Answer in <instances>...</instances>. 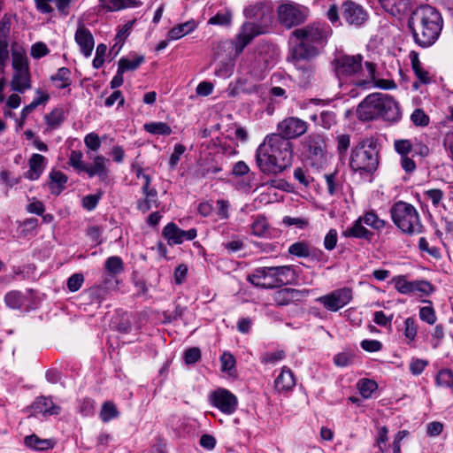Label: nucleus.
<instances>
[{
	"mask_svg": "<svg viewBox=\"0 0 453 453\" xmlns=\"http://www.w3.org/2000/svg\"><path fill=\"white\" fill-rule=\"evenodd\" d=\"M357 116L362 121H371L379 118L387 121H397L401 111L397 102L389 95L372 93L357 108Z\"/></svg>",
	"mask_w": 453,
	"mask_h": 453,
	"instance_id": "1",
	"label": "nucleus"
},
{
	"mask_svg": "<svg viewBox=\"0 0 453 453\" xmlns=\"http://www.w3.org/2000/svg\"><path fill=\"white\" fill-rule=\"evenodd\" d=\"M365 66L367 72V78L369 80H364L357 82V85L360 87H365L366 85H369L371 82H373L375 81V71H376V65L375 64L372 62H365Z\"/></svg>",
	"mask_w": 453,
	"mask_h": 453,
	"instance_id": "55",
	"label": "nucleus"
},
{
	"mask_svg": "<svg viewBox=\"0 0 453 453\" xmlns=\"http://www.w3.org/2000/svg\"><path fill=\"white\" fill-rule=\"evenodd\" d=\"M70 74L71 72L68 68L61 67L55 75L51 76V81L55 82L58 88L63 89L71 85Z\"/></svg>",
	"mask_w": 453,
	"mask_h": 453,
	"instance_id": "31",
	"label": "nucleus"
},
{
	"mask_svg": "<svg viewBox=\"0 0 453 453\" xmlns=\"http://www.w3.org/2000/svg\"><path fill=\"white\" fill-rule=\"evenodd\" d=\"M269 49H270V46L265 45V46H263L261 49H259L257 50V52L256 53L255 60L258 64L260 69L267 68L273 61L272 57H268V58L263 57V53L267 52L269 50Z\"/></svg>",
	"mask_w": 453,
	"mask_h": 453,
	"instance_id": "45",
	"label": "nucleus"
},
{
	"mask_svg": "<svg viewBox=\"0 0 453 453\" xmlns=\"http://www.w3.org/2000/svg\"><path fill=\"white\" fill-rule=\"evenodd\" d=\"M210 399L213 406L225 414L231 415L237 409V397L227 389L219 388L211 392Z\"/></svg>",
	"mask_w": 453,
	"mask_h": 453,
	"instance_id": "11",
	"label": "nucleus"
},
{
	"mask_svg": "<svg viewBox=\"0 0 453 453\" xmlns=\"http://www.w3.org/2000/svg\"><path fill=\"white\" fill-rule=\"evenodd\" d=\"M269 225L265 216H257L251 224V232L254 235L263 237L266 234Z\"/></svg>",
	"mask_w": 453,
	"mask_h": 453,
	"instance_id": "36",
	"label": "nucleus"
},
{
	"mask_svg": "<svg viewBox=\"0 0 453 453\" xmlns=\"http://www.w3.org/2000/svg\"><path fill=\"white\" fill-rule=\"evenodd\" d=\"M357 386L360 395L365 399L370 398L372 396V394L378 388L377 382L370 379H361L360 380H358Z\"/></svg>",
	"mask_w": 453,
	"mask_h": 453,
	"instance_id": "34",
	"label": "nucleus"
},
{
	"mask_svg": "<svg viewBox=\"0 0 453 453\" xmlns=\"http://www.w3.org/2000/svg\"><path fill=\"white\" fill-rule=\"evenodd\" d=\"M163 236L169 245H178L184 241H192L196 237V230L191 228L188 231L180 229L176 224L168 223L163 229Z\"/></svg>",
	"mask_w": 453,
	"mask_h": 453,
	"instance_id": "13",
	"label": "nucleus"
},
{
	"mask_svg": "<svg viewBox=\"0 0 453 453\" xmlns=\"http://www.w3.org/2000/svg\"><path fill=\"white\" fill-rule=\"evenodd\" d=\"M305 121L296 117H288L278 124V134L287 140L296 139L307 131Z\"/></svg>",
	"mask_w": 453,
	"mask_h": 453,
	"instance_id": "10",
	"label": "nucleus"
},
{
	"mask_svg": "<svg viewBox=\"0 0 453 453\" xmlns=\"http://www.w3.org/2000/svg\"><path fill=\"white\" fill-rule=\"evenodd\" d=\"M274 273V280H276L277 286L281 287L288 284L291 278V268L288 265L283 266H272Z\"/></svg>",
	"mask_w": 453,
	"mask_h": 453,
	"instance_id": "33",
	"label": "nucleus"
},
{
	"mask_svg": "<svg viewBox=\"0 0 453 453\" xmlns=\"http://www.w3.org/2000/svg\"><path fill=\"white\" fill-rule=\"evenodd\" d=\"M12 68L14 71H28V59L24 50H13L12 54Z\"/></svg>",
	"mask_w": 453,
	"mask_h": 453,
	"instance_id": "32",
	"label": "nucleus"
},
{
	"mask_svg": "<svg viewBox=\"0 0 453 453\" xmlns=\"http://www.w3.org/2000/svg\"><path fill=\"white\" fill-rule=\"evenodd\" d=\"M144 62V57L139 56L133 60L122 58L119 60V68L121 72L134 71L139 67L141 64Z\"/></svg>",
	"mask_w": 453,
	"mask_h": 453,
	"instance_id": "39",
	"label": "nucleus"
},
{
	"mask_svg": "<svg viewBox=\"0 0 453 453\" xmlns=\"http://www.w3.org/2000/svg\"><path fill=\"white\" fill-rule=\"evenodd\" d=\"M409 290L408 294L422 298L425 292V281H410Z\"/></svg>",
	"mask_w": 453,
	"mask_h": 453,
	"instance_id": "61",
	"label": "nucleus"
},
{
	"mask_svg": "<svg viewBox=\"0 0 453 453\" xmlns=\"http://www.w3.org/2000/svg\"><path fill=\"white\" fill-rule=\"evenodd\" d=\"M32 408L38 412L50 415H57L60 411V407L56 405L50 398L39 397L33 403Z\"/></svg>",
	"mask_w": 453,
	"mask_h": 453,
	"instance_id": "25",
	"label": "nucleus"
},
{
	"mask_svg": "<svg viewBox=\"0 0 453 453\" xmlns=\"http://www.w3.org/2000/svg\"><path fill=\"white\" fill-rule=\"evenodd\" d=\"M352 299V291L349 288H342L322 296L317 301L330 311H337L347 305Z\"/></svg>",
	"mask_w": 453,
	"mask_h": 453,
	"instance_id": "9",
	"label": "nucleus"
},
{
	"mask_svg": "<svg viewBox=\"0 0 453 453\" xmlns=\"http://www.w3.org/2000/svg\"><path fill=\"white\" fill-rule=\"evenodd\" d=\"M84 282V277L81 273H74L67 280V288L71 292L79 290Z\"/></svg>",
	"mask_w": 453,
	"mask_h": 453,
	"instance_id": "51",
	"label": "nucleus"
},
{
	"mask_svg": "<svg viewBox=\"0 0 453 453\" xmlns=\"http://www.w3.org/2000/svg\"><path fill=\"white\" fill-rule=\"evenodd\" d=\"M232 21V12L226 11L225 12H218L216 15L211 17L208 23L211 25L227 26Z\"/></svg>",
	"mask_w": 453,
	"mask_h": 453,
	"instance_id": "43",
	"label": "nucleus"
},
{
	"mask_svg": "<svg viewBox=\"0 0 453 453\" xmlns=\"http://www.w3.org/2000/svg\"><path fill=\"white\" fill-rule=\"evenodd\" d=\"M25 444L35 450H46L53 447L50 440L40 439L35 434L27 436L25 438Z\"/></svg>",
	"mask_w": 453,
	"mask_h": 453,
	"instance_id": "30",
	"label": "nucleus"
},
{
	"mask_svg": "<svg viewBox=\"0 0 453 453\" xmlns=\"http://www.w3.org/2000/svg\"><path fill=\"white\" fill-rule=\"evenodd\" d=\"M101 196V194H96L84 196L82 199L83 207L88 211L94 210L96 207Z\"/></svg>",
	"mask_w": 453,
	"mask_h": 453,
	"instance_id": "59",
	"label": "nucleus"
},
{
	"mask_svg": "<svg viewBox=\"0 0 453 453\" xmlns=\"http://www.w3.org/2000/svg\"><path fill=\"white\" fill-rule=\"evenodd\" d=\"M416 20H419L421 26L425 27V17H418V14L417 12H414L408 20V27L413 35L415 42L418 43L420 46L424 47L425 44L418 38V33L416 32V29L414 27Z\"/></svg>",
	"mask_w": 453,
	"mask_h": 453,
	"instance_id": "47",
	"label": "nucleus"
},
{
	"mask_svg": "<svg viewBox=\"0 0 453 453\" xmlns=\"http://www.w3.org/2000/svg\"><path fill=\"white\" fill-rule=\"evenodd\" d=\"M12 27V18L9 14H4L0 20V40L8 41Z\"/></svg>",
	"mask_w": 453,
	"mask_h": 453,
	"instance_id": "46",
	"label": "nucleus"
},
{
	"mask_svg": "<svg viewBox=\"0 0 453 453\" xmlns=\"http://www.w3.org/2000/svg\"><path fill=\"white\" fill-rule=\"evenodd\" d=\"M45 119L49 126L56 127L64 120V113L61 110H54L45 116Z\"/></svg>",
	"mask_w": 453,
	"mask_h": 453,
	"instance_id": "49",
	"label": "nucleus"
},
{
	"mask_svg": "<svg viewBox=\"0 0 453 453\" xmlns=\"http://www.w3.org/2000/svg\"><path fill=\"white\" fill-rule=\"evenodd\" d=\"M69 164L73 168L79 170V171H84V168L86 166V164L82 161V154L78 151H72L70 158H69Z\"/></svg>",
	"mask_w": 453,
	"mask_h": 453,
	"instance_id": "57",
	"label": "nucleus"
},
{
	"mask_svg": "<svg viewBox=\"0 0 453 453\" xmlns=\"http://www.w3.org/2000/svg\"><path fill=\"white\" fill-rule=\"evenodd\" d=\"M395 225L403 233L409 234L422 233L423 226L416 209L403 201L396 202L390 209Z\"/></svg>",
	"mask_w": 453,
	"mask_h": 453,
	"instance_id": "6",
	"label": "nucleus"
},
{
	"mask_svg": "<svg viewBox=\"0 0 453 453\" xmlns=\"http://www.w3.org/2000/svg\"><path fill=\"white\" fill-rule=\"evenodd\" d=\"M44 169V157L40 154H34L29 160V170L26 177L29 180H37Z\"/></svg>",
	"mask_w": 453,
	"mask_h": 453,
	"instance_id": "24",
	"label": "nucleus"
},
{
	"mask_svg": "<svg viewBox=\"0 0 453 453\" xmlns=\"http://www.w3.org/2000/svg\"><path fill=\"white\" fill-rule=\"evenodd\" d=\"M363 57L360 54H338L332 62L336 76L342 80L357 73L362 69Z\"/></svg>",
	"mask_w": 453,
	"mask_h": 453,
	"instance_id": "7",
	"label": "nucleus"
},
{
	"mask_svg": "<svg viewBox=\"0 0 453 453\" xmlns=\"http://www.w3.org/2000/svg\"><path fill=\"white\" fill-rule=\"evenodd\" d=\"M288 252L298 257H308L311 256L310 248L308 244L303 242H297L290 245Z\"/></svg>",
	"mask_w": 453,
	"mask_h": 453,
	"instance_id": "40",
	"label": "nucleus"
},
{
	"mask_svg": "<svg viewBox=\"0 0 453 453\" xmlns=\"http://www.w3.org/2000/svg\"><path fill=\"white\" fill-rule=\"evenodd\" d=\"M273 10L269 5L257 3L245 8L244 15L256 22H245L235 38V51L241 53L244 48L259 35L265 34L272 22Z\"/></svg>",
	"mask_w": 453,
	"mask_h": 453,
	"instance_id": "2",
	"label": "nucleus"
},
{
	"mask_svg": "<svg viewBox=\"0 0 453 453\" xmlns=\"http://www.w3.org/2000/svg\"><path fill=\"white\" fill-rule=\"evenodd\" d=\"M292 35L300 40L294 49V58L305 60L319 54V47H323L326 44L332 35V30L323 25H312L296 29Z\"/></svg>",
	"mask_w": 453,
	"mask_h": 453,
	"instance_id": "4",
	"label": "nucleus"
},
{
	"mask_svg": "<svg viewBox=\"0 0 453 453\" xmlns=\"http://www.w3.org/2000/svg\"><path fill=\"white\" fill-rule=\"evenodd\" d=\"M49 96L42 94L34 99L28 105L25 106L21 111V120L23 121L38 105L48 101Z\"/></svg>",
	"mask_w": 453,
	"mask_h": 453,
	"instance_id": "44",
	"label": "nucleus"
},
{
	"mask_svg": "<svg viewBox=\"0 0 453 453\" xmlns=\"http://www.w3.org/2000/svg\"><path fill=\"white\" fill-rule=\"evenodd\" d=\"M278 17L283 26L292 27L303 23L306 19V14L301 5L289 2L278 7Z\"/></svg>",
	"mask_w": 453,
	"mask_h": 453,
	"instance_id": "8",
	"label": "nucleus"
},
{
	"mask_svg": "<svg viewBox=\"0 0 453 453\" xmlns=\"http://www.w3.org/2000/svg\"><path fill=\"white\" fill-rule=\"evenodd\" d=\"M342 9V16L349 25L361 26L367 19V13L359 4L345 2Z\"/></svg>",
	"mask_w": 453,
	"mask_h": 453,
	"instance_id": "16",
	"label": "nucleus"
},
{
	"mask_svg": "<svg viewBox=\"0 0 453 453\" xmlns=\"http://www.w3.org/2000/svg\"><path fill=\"white\" fill-rule=\"evenodd\" d=\"M303 154L311 165L320 164L325 157V148L319 143H305Z\"/></svg>",
	"mask_w": 453,
	"mask_h": 453,
	"instance_id": "21",
	"label": "nucleus"
},
{
	"mask_svg": "<svg viewBox=\"0 0 453 453\" xmlns=\"http://www.w3.org/2000/svg\"><path fill=\"white\" fill-rule=\"evenodd\" d=\"M296 385V380L292 371L287 366L282 367L280 373L274 380V388L279 392H288Z\"/></svg>",
	"mask_w": 453,
	"mask_h": 453,
	"instance_id": "19",
	"label": "nucleus"
},
{
	"mask_svg": "<svg viewBox=\"0 0 453 453\" xmlns=\"http://www.w3.org/2000/svg\"><path fill=\"white\" fill-rule=\"evenodd\" d=\"M437 385L449 388L453 390V372L450 370H441L436 376Z\"/></svg>",
	"mask_w": 453,
	"mask_h": 453,
	"instance_id": "42",
	"label": "nucleus"
},
{
	"mask_svg": "<svg viewBox=\"0 0 453 453\" xmlns=\"http://www.w3.org/2000/svg\"><path fill=\"white\" fill-rule=\"evenodd\" d=\"M22 302V295L19 291H12L5 296L6 304L12 309L19 308Z\"/></svg>",
	"mask_w": 453,
	"mask_h": 453,
	"instance_id": "48",
	"label": "nucleus"
},
{
	"mask_svg": "<svg viewBox=\"0 0 453 453\" xmlns=\"http://www.w3.org/2000/svg\"><path fill=\"white\" fill-rule=\"evenodd\" d=\"M12 88L14 91L23 93L30 85V73L28 71H14L12 80Z\"/></svg>",
	"mask_w": 453,
	"mask_h": 453,
	"instance_id": "23",
	"label": "nucleus"
},
{
	"mask_svg": "<svg viewBox=\"0 0 453 453\" xmlns=\"http://www.w3.org/2000/svg\"><path fill=\"white\" fill-rule=\"evenodd\" d=\"M104 269L109 275L117 276L124 271L123 260L118 256L110 257L105 261Z\"/></svg>",
	"mask_w": 453,
	"mask_h": 453,
	"instance_id": "29",
	"label": "nucleus"
},
{
	"mask_svg": "<svg viewBox=\"0 0 453 453\" xmlns=\"http://www.w3.org/2000/svg\"><path fill=\"white\" fill-rule=\"evenodd\" d=\"M119 415V411L112 402L107 401L104 403L100 411V418L102 421L109 422L112 418H118Z\"/></svg>",
	"mask_w": 453,
	"mask_h": 453,
	"instance_id": "35",
	"label": "nucleus"
},
{
	"mask_svg": "<svg viewBox=\"0 0 453 453\" xmlns=\"http://www.w3.org/2000/svg\"><path fill=\"white\" fill-rule=\"evenodd\" d=\"M294 177L304 187H308L312 180V178L306 174L305 171L298 167L294 171Z\"/></svg>",
	"mask_w": 453,
	"mask_h": 453,
	"instance_id": "64",
	"label": "nucleus"
},
{
	"mask_svg": "<svg viewBox=\"0 0 453 453\" xmlns=\"http://www.w3.org/2000/svg\"><path fill=\"white\" fill-rule=\"evenodd\" d=\"M378 143H357L352 150L350 167L361 176L372 174L378 167Z\"/></svg>",
	"mask_w": 453,
	"mask_h": 453,
	"instance_id": "5",
	"label": "nucleus"
},
{
	"mask_svg": "<svg viewBox=\"0 0 453 453\" xmlns=\"http://www.w3.org/2000/svg\"><path fill=\"white\" fill-rule=\"evenodd\" d=\"M298 296L299 291L296 289L281 288L273 294V301L278 306L288 305L296 299Z\"/></svg>",
	"mask_w": 453,
	"mask_h": 453,
	"instance_id": "26",
	"label": "nucleus"
},
{
	"mask_svg": "<svg viewBox=\"0 0 453 453\" xmlns=\"http://www.w3.org/2000/svg\"><path fill=\"white\" fill-rule=\"evenodd\" d=\"M107 51V46L104 43H100L96 47V57L93 59V66L99 69L104 63V56Z\"/></svg>",
	"mask_w": 453,
	"mask_h": 453,
	"instance_id": "50",
	"label": "nucleus"
},
{
	"mask_svg": "<svg viewBox=\"0 0 453 453\" xmlns=\"http://www.w3.org/2000/svg\"><path fill=\"white\" fill-rule=\"evenodd\" d=\"M381 7L389 14L400 17L409 12L411 0H378Z\"/></svg>",
	"mask_w": 453,
	"mask_h": 453,
	"instance_id": "18",
	"label": "nucleus"
},
{
	"mask_svg": "<svg viewBox=\"0 0 453 453\" xmlns=\"http://www.w3.org/2000/svg\"><path fill=\"white\" fill-rule=\"evenodd\" d=\"M364 220L362 217L358 218L353 224L351 227L347 228L343 232V235L345 237H355V238H363L370 241L373 235L372 232L367 230L364 226Z\"/></svg>",
	"mask_w": 453,
	"mask_h": 453,
	"instance_id": "22",
	"label": "nucleus"
},
{
	"mask_svg": "<svg viewBox=\"0 0 453 453\" xmlns=\"http://www.w3.org/2000/svg\"><path fill=\"white\" fill-rule=\"evenodd\" d=\"M186 149L182 144H178L174 147L169 160V165L172 169L175 168L178 165L180 156L185 152Z\"/></svg>",
	"mask_w": 453,
	"mask_h": 453,
	"instance_id": "60",
	"label": "nucleus"
},
{
	"mask_svg": "<svg viewBox=\"0 0 453 453\" xmlns=\"http://www.w3.org/2000/svg\"><path fill=\"white\" fill-rule=\"evenodd\" d=\"M99 6L106 12H117L125 9L119 0H99Z\"/></svg>",
	"mask_w": 453,
	"mask_h": 453,
	"instance_id": "52",
	"label": "nucleus"
},
{
	"mask_svg": "<svg viewBox=\"0 0 453 453\" xmlns=\"http://www.w3.org/2000/svg\"><path fill=\"white\" fill-rule=\"evenodd\" d=\"M417 334V326L415 321L411 318H408L404 321V335L410 340H413Z\"/></svg>",
	"mask_w": 453,
	"mask_h": 453,
	"instance_id": "63",
	"label": "nucleus"
},
{
	"mask_svg": "<svg viewBox=\"0 0 453 453\" xmlns=\"http://www.w3.org/2000/svg\"><path fill=\"white\" fill-rule=\"evenodd\" d=\"M196 27V24L194 20L187 21L173 27L168 32V37L170 40H178L194 31Z\"/></svg>",
	"mask_w": 453,
	"mask_h": 453,
	"instance_id": "27",
	"label": "nucleus"
},
{
	"mask_svg": "<svg viewBox=\"0 0 453 453\" xmlns=\"http://www.w3.org/2000/svg\"><path fill=\"white\" fill-rule=\"evenodd\" d=\"M74 40L84 57H90L94 49L95 41L93 35L82 22H79L74 35Z\"/></svg>",
	"mask_w": 453,
	"mask_h": 453,
	"instance_id": "15",
	"label": "nucleus"
},
{
	"mask_svg": "<svg viewBox=\"0 0 453 453\" xmlns=\"http://www.w3.org/2000/svg\"><path fill=\"white\" fill-rule=\"evenodd\" d=\"M49 50L47 45L44 42H35L31 47V56L34 58H40L42 57L46 56L49 53Z\"/></svg>",
	"mask_w": 453,
	"mask_h": 453,
	"instance_id": "56",
	"label": "nucleus"
},
{
	"mask_svg": "<svg viewBox=\"0 0 453 453\" xmlns=\"http://www.w3.org/2000/svg\"><path fill=\"white\" fill-rule=\"evenodd\" d=\"M337 243V231L330 229L324 239V246L326 250H332L335 248Z\"/></svg>",
	"mask_w": 453,
	"mask_h": 453,
	"instance_id": "62",
	"label": "nucleus"
},
{
	"mask_svg": "<svg viewBox=\"0 0 453 453\" xmlns=\"http://www.w3.org/2000/svg\"><path fill=\"white\" fill-rule=\"evenodd\" d=\"M201 358V350L197 347L188 349L184 353V359L187 365L196 363Z\"/></svg>",
	"mask_w": 453,
	"mask_h": 453,
	"instance_id": "53",
	"label": "nucleus"
},
{
	"mask_svg": "<svg viewBox=\"0 0 453 453\" xmlns=\"http://www.w3.org/2000/svg\"><path fill=\"white\" fill-rule=\"evenodd\" d=\"M144 129L152 134L169 135L172 128L164 122H151L144 125Z\"/></svg>",
	"mask_w": 453,
	"mask_h": 453,
	"instance_id": "37",
	"label": "nucleus"
},
{
	"mask_svg": "<svg viewBox=\"0 0 453 453\" xmlns=\"http://www.w3.org/2000/svg\"><path fill=\"white\" fill-rule=\"evenodd\" d=\"M108 164L109 159L102 156H96L91 165H86L83 172H85L90 178L98 176L102 181L108 182L110 173Z\"/></svg>",
	"mask_w": 453,
	"mask_h": 453,
	"instance_id": "17",
	"label": "nucleus"
},
{
	"mask_svg": "<svg viewBox=\"0 0 453 453\" xmlns=\"http://www.w3.org/2000/svg\"><path fill=\"white\" fill-rule=\"evenodd\" d=\"M247 280L252 285L262 288H278L272 266L256 269L252 274L247 276Z\"/></svg>",
	"mask_w": 453,
	"mask_h": 453,
	"instance_id": "14",
	"label": "nucleus"
},
{
	"mask_svg": "<svg viewBox=\"0 0 453 453\" xmlns=\"http://www.w3.org/2000/svg\"><path fill=\"white\" fill-rule=\"evenodd\" d=\"M442 27L441 14L435 8L426 4V47L437 41Z\"/></svg>",
	"mask_w": 453,
	"mask_h": 453,
	"instance_id": "12",
	"label": "nucleus"
},
{
	"mask_svg": "<svg viewBox=\"0 0 453 453\" xmlns=\"http://www.w3.org/2000/svg\"><path fill=\"white\" fill-rule=\"evenodd\" d=\"M364 223L376 230L385 227L386 222L380 219L374 211H368L362 217Z\"/></svg>",
	"mask_w": 453,
	"mask_h": 453,
	"instance_id": "38",
	"label": "nucleus"
},
{
	"mask_svg": "<svg viewBox=\"0 0 453 453\" xmlns=\"http://www.w3.org/2000/svg\"><path fill=\"white\" fill-rule=\"evenodd\" d=\"M290 143H260L256 153V162L265 174L277 175L291 165Z\"/></svg>",
	"mask_w": 453,
	"mask_h": 453,
	"instance_id": "3",
	"label": "nucleus"
},
{
	"mask_svg": "<svg viewBox=\"0 0 453 453\" xmlns=\"http://www.w3.org/2000/svg\"><path fill=\"white\" fill-rule=\"evenodd\" d=\"M285 357V352L283 350H276L274 352H267L263 355L262 362L274 364Z\"/></svg>",
	"mask_w": 453,
	"mask_h": 453,
	"instance_id": "58",
	"label": "nucleus"
},
{
	"mask_svg": "<svg viewBox=\"0 0 453 453\" xmlns=\"http://www.w3.org/2000/svg\"><path fill=\"white\" fill-rule=\"evenodd\" d=\"M409 58L418 79H419L422 83H425V73L421 69L418 53L411 50L409 54Z\"/></svg>",
	"mask_w": 453,
	"mask_h": 453,
	"instance_id": "41",
	"label": "nucleus"
},
{
	"mask_svg": "<svg viewBox=\"0 0 453 453\" xmlns=\"http://www.w3.org/2000/svg\"><path fill=\"white\" fill-rule=\"evenodd\" d=\"M220 362L222 372H230L235 365L234 357L228 352H224L222 354L220 357Z\"/></svg>",
	"mask_w": 453,
	"mask_h": 453,
	"instance_id": "54",
	"label": "nucleus"
},
{
	"mask_svg": "<svg viewBox=\"0 0 453 453\" xmlns=\"http://www.w3.org/2000/svg\"><path fill=\"white\" fill-rule=\"evenodd\" d=\"M296 60V76L299 80V83L305 87L307 86L312 77L313 69L309 63L301 64V60Z\"/></svg>",
	"mask_w": 453,
	"mask_h": 453,
	"instance_id": "28",
	"label": "nucleus"
},
{
	"mask_svg": "<svg viewBox=\"0 0 453 453\" xmlns=\"http://www.w3.org/2000/svg\"><path fill=\"white\" fill-rule=\"evenodd\" d=\"M49 178L48 185L51 194L58 196L64 190L68 177L61 171L52 170Z\"/></svg>",
	"mask_w": 453,
	"mask_h": 453,
	"instance_id": "20",
	"label": "nucleus"
}]
</instances>
